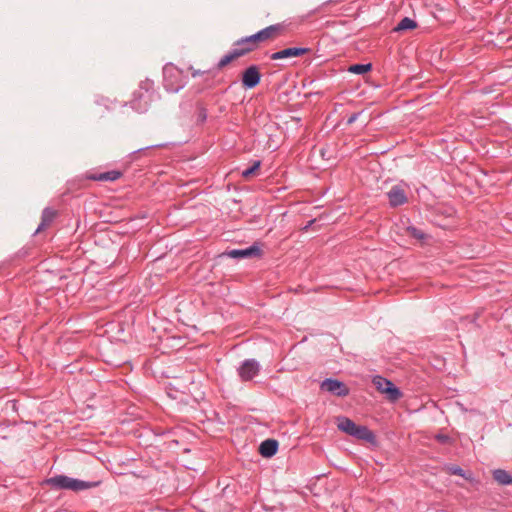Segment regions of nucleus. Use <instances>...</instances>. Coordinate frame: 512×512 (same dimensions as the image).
Segmentation results:
<instances>
[{"label": "nucleus", "mask_w": 512, "mask_h": 512, "mask_svg": "<svg viewBox=\"0 0 512 512\" xmlns=\"http://www.w3.org/2000/svg\"><path fill=\"white\" fill-rule=\"evenodd\" d=\"M45 483L55 490H71L75 492L94 488L100 484L99 481H83L66 475H56L48 478Z\"/></svg>", "instance_id": "nucleus-1"}, {"label": "nucleus", "mask_w": 512, "mask_h": 512, "mask_svg": "<svg viewBox=\"0 0 512 512\" xmlns=\"http://www.w3.org/2000/svg\"><path fill=\"white\" fill-rule=\"evenodd\" d=\"M180 71L172 64L163 68L164 87L168 92L176 93L184 87Z\"/></svg>", "instance_id": "nucleus-2"}, {"label": "nucleus", "mask_w": 512, "mask_h": 512, "mask_svg": "<svg viewBox=\"0 0 512 512\" xmlns=\"http://www.w3.org/2000/svg\"><path fill=\"white\" fill-rule=\"evenodd\" d=\"M372 382L376 389L385 394L390 401L395 402L401 398L402 392L392 381L377 375Z\"/></svg>", "instance_id": "nucleus-3"}, {"label": "nucleus", "mask_w": 512, "mask_h": 512, "mask_svg": "<svg viewBox=\"0 0 512 512\" xmlns=\"http://www.w3.org/2000/svg\"><path fill=\"white\" fill-rule=\"evenodd\" d=\"M279 30H280L279 25H270V26L258 31L257 33H255L253 35H250V36H247V37H244V38L238 40L237 45L253 43V46L256 48L257 42H263V41H266V40L274 37V35Z\"/></svg>", "instance_id": "nucleus-4"}, {"label": "nucleus", "mask_w": 512, "mask_h": 512, "mask_svg": "<svg viewBox=\"0 0 512 512\" xmlns=\"http://www.w3.org/2000/svg\"><path fill=\"white\" fill-rule=\"evenodd\" d=\"M261 366L255 359H245L238 367L237 372L242 381H250L260 372Z\"/></svg>", "instance_id": "nucleus-5"}, {"label": "nucleus", "mask_w": 512, "mask_h": 512, "mask_svg": "<svg viewBox=\"0 0 512 512\" xmlns=\"http://www.w3.org/2000/svg\"><path fill=\"white\" fill-rule=\"evenodd\" d=\"M321 389L338 397L349 395L350 390L346 384L340 380L327 378L321 383Z\"/></svg>", "instance_id": "nucleus-6"}, {"label": "nucleus", "mask_w": 512, "mask_h": 512, "mask_svg": "<svg viewBox=\"0 0 512 512\" xmlns=\"http://www.w3.org/2000/svg\"><path fill=\"white\" fill-rule=\"evenodd\" d=\"M261 81V74L256 65L249 66L242 75V85L245 89L255 88Z\"/></svg>", "instance_id": "nucleus-7"}, {"label": "nucleus", "mask_w": 512, "mask_h": 512, "mask_svg": "<svg viewBox=\"0 0 512 512\" xmlns=\"http://www.w3.org/2000/svg\"><path fill=\"white\" fill-rule=\"evenodd\" d=\"M226 255L233 259H244L259 257L261 255V249L258 245L253 244L250 247L244 249H232L226 252Z\"/></svg>", "instance_id": "nucleus-8"}, {"label": "nucleus", "mask_w": 512, "mask_h": 512, "mask_svg": "<svg viewBox=\"0 0 512 512\" xmlns=\"http://www.w3.org/2000/svg\"><path fill=\"white\" fill-rule=\"evenodd\" d=\"M308 52H310V48L289 47V48H285L283 50L272 53L270 58L272 60H280V59H286V58H291V57H299Z\"/></svg>", "instance_id": "nucleus-9"}, {"label": "nucleus", "mask_w": 512, "mask_h": 512, "mask_svg": "<svg viewBox=\"0 0 512 512\" xmlns=\"http://www.w3.org/2000/svg\"><path fill=\"white\" fill-rule=\"evenodd\" d=\"M387 197L390 205L393 207L400 206L407 201L405 191L397 185L393 186L389 192H387Z\"/></svg>", "instance_id": "nucleus-10"}, {"label": "nucleus", "mask_w": 512, "mask_h": 512, "mask_svg": "<svg viewBox=\"0 0 512 512\" xmlns=\"http://www.w3.org/2000/svg\"><path fill=\"white\" fill-rule=\"evenodd\" d=\"M279 448L278 441L275 439H266L259 446V453L266 458L274 456Z\"/></svg>", "instance_id": "nucleus-11"}, {"label": "nucleus", "mask_w": 512, "mask_h": 512, "mask_svg": "<svg viewBox=\"0 0 512 512\" xmlns=\"http://www.w3.org/2000/svg\"><path fill=\"white\" fill-rule=\"evenodd\" d=\"M56 216V212L49 208V207H46L43 211H42V215H41V222L40 224L38 225L35 233H39L40 231L44 230L46 227H48L54 220Z\"/></svg>", "instance_id": "nucleus-12"}, {"label": "nucleus", "mask_w": 512, "mask_h": 512, "mask_svg": "<svg viewBox=\"0 0 512 512\" xmlns=\"http://www.w3.org/2000/svg\"><path fill=\"white\" fill-rule=\"evenodd\" d=\"M350 436L365 441H372L374 439L373 432L364 425H357Z\"/></svg>", "instance_id": "nucleus-13"}, {"label": "nucleus", "mask_w": 512, "mask_h": 512, "mask_svg": "<svg viewBox=\"0 0 512 512\" xmlns=\"http://www.w3.org/2000/svg\"><path fill=\"white\" fill-rule=\"evenodd\" d=\"M356 426L357 424L348 417L341 416L337 418V428L348 435L352 434Z\"/></svg>", "instance_id": "nucleus-14"}, {"label": "nucleus", "mask_w": 512, "mask_h": 512, "mask_svg": "<svg viewBox=\"0 0 512 512\" xmlns=\"http://www.w3.org/2000/svg\"><path fill=\"white\" fill-rule=\"evenodd\" d=\"M246 54L245 50H232L226 55H224L218 62L217 68L220 70L228 65L234 59L241 57Z\"/></svg>", "instance_id": "nucleus-15"}, {"label": "nucleus", "mask_w": 512, "mask_h": 512, "mask_svg": "<svg viewBox=\"0 0 512 512\" xmlns=\"http://www.w3.org/2000/svg\"><path fill=\"white\" fill-rule=\"evenodd\" d=\"M493 478L496 482H498L501 485H511L512 484V474L508 473L504 469L494 470Z\"/></svg>", "instance_id": "nucleus-16"}, {"label": "nucleus", "mask_w": 512, "mask_h": 512, "mask_svg": "<svg viewBox=\"0 0 512 512\" xmlns=\"http://www.w3.org/2000/svg\"><path fill=\"white\" fill-rule=\"evenodd\" d=\"M417 27L416 21L409 17H404L401 19V21L397 24V26L394 28V31H406V30H412Z\"/></svg>", "instance_id": "nucleus-17"}, {"label": "nucleus", "mask_w": 512, "mask_h": 512, "mask_svg": "<svg viewBox=\"0 0 512 512\" xmlns=\"http://www.w3.org/2000/svg\"><path fill=\"white\" fill-rule=\"evenodd\" d=\"M372 69V64L371 63H367V64H354V65H351L349 68H348V71L350 73H353V74H365L369 71H371Z\"/></svg>", "instance_id": "nucleus-18"}, {"label": "nucleus", "mask_w": 512, "mask_h": 512, "mask_svg": "<svg viewBox=\"0 0 512 512\" xmlns=\"http://www.w3.org/2000/svg\"><path fill=\"white\" fill-rule=\"evenodd\" d=\"M122 176V173L117 170H111L104 173L99 174V176L96 178L100 181H115L119 179Z\"/></svg>", "instance_id": "nucleus-19"}, {"label": "nucleus", "mask_w": 512, "mask_h": 512, "mask_svg": "<svg viewBox=\"0 0 512 512\" xmlns=\"http://www.w3.org/2000/svg\"><path fill=\"white\" fill-rule=\"evenodd\" d=\"M406 231L409 236H411L417 240H424L426 238V234L414 226H408L406 228Z\"/></svg>", "instance_id": "nucleus-20"}, {"label": "nucleus", "mask_w": 512, "mask_h": 512, "mask_svg": "<svg viewBox=\"0 0 512 512\" xmlns=\"http://www.w3.org/2000/svg\"><path fill=\"white\" fill-rule=\"evenodd\" d=\"M207 110L202 104L197 105L196 122L203 124L207 120Z\"/></svg>", "instance_id": "nucleus-21"}, {"label": "nucleus", "mask_w": 512, "mask_h": 512, "mask_svg": "<svg viewBox=\"0 0 512 512\" xmlns=\"http://www.w3.org/2000/svg\"><path fill=\"white\" fill-rule=\"evenodd\" d=\"M261 165V162L260 161H255L252 166H250L249 168L245 169L242 171V176L244 178H249L251 177L260 167Z\"/></svg>", "instance_id": "nucleus-22"}, {"label": "nucleus", "mask_w": 512, "mask_h": 512, "mask_svg": "<svg viewBox=\"0 0 512 512\" xmlns=\"http://www.w3.org/2000/svg\"><path fill=\"white\" fill-rule=\"evenodd\" d=\"M448 471L452 474V475H458V476H461V477H464V478H467L466 477V474H465V471L459 467V466H455V465H452L448 468Z\"/></svg>", "instance_id": "nucleus-23"}, {"label": "nucleus", "mask_w": 512, "mask_h": 512, "mask_svg": "<svg viewBox=\"0 0 512 512\" xmlns=\"http://www.w3.org/2000/svg\"><path fill=\"white\" fill-rule=\"evenodd\" d=\"M435 439L441 444H451L452 443L451 437L446 434L439 433V434L435 435Z\"/></svg>", "instance_id": "nucleus-24"}, {"label": "nucleus", "mask_w": 512, "mask_h": 512, "mask_svg": "<svg viewBox=\"0 0 512 512\" xmlns=\"http://www.w3.org/2000/svg\"><path fill=\"white\" fill-rule=\"evenodd\" d=\"M235 45H236V47L233 50H245L246 54L255 49V47L253 46V43L242 44V45H237V43H236Z\"/></svg>", "instance_id": "nucleus-25"}, {"label": "nucleus", "mask_w": 512, "mask_h": 512, "mask_svg": "<svg viewBox=\"0 0 512 512\" xmlns=\"http://www.w3.org/2000/svg\"><path fill=\"white\" fill-rule=\"evenodd\" d=\"M360 114H361V112H356V113H353L352 115H350V117L347 119V124L350 125V124L354 123L358 119Z\"/></svg>", "instance_id": "nucleus-26"}, {"label": "nucleus", "mask_w": 512, "mask_h": 512, "mask_svg": "<svg viewBox=\"0 0 512 512\" xmlns=\"http://www.w3.org/2000/svg\"><path fill=\"white\" fill-rule=\"evenodd\" d=\"M339 2H341V0H327L326 2H324V3L321 5V7H324V6H326V5H328V4H331V3H339Z\"/></svg>", "instance_id": "nucleus-27"}, {"label": "nucleus", "mask_w": 512, "mask_h": 512, "mask_svg": "<svg viewBox=\"0 0 512 512\" xmlns=\"http://www.w3.org/2000/svg\"><path fill=\"white\" fill-rule=\"evenodd\" d=\"M161 146H162L161 144L150 145V146H147L145 148H140L138 151H142V150L149 149V148H152V147H161Z\"/></svg>", "instance_id": "nucleus-28"}, {"label": "nucleus", "mask_w": 512, "mask_h": 512, "mask_svg": "<svg viewBox=\"0 0 512 512\" xmlns=\"http://www.w3.org/2000/svg\"><path fill=\"white\" fill-rule=\"evenodd\" d=\"M313 222H314V220H311V221L309 222V224L305 227V229H307L308 227H311V224H312Z\"/></svg>", "instance_id": "nucleus-29"}]
</instances>
